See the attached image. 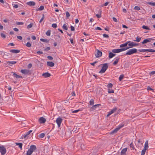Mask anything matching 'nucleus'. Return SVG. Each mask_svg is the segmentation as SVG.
Here are the masks:
<instances>
[{"instance_id": "4", "label": "nucleus", "mask_w": 155, "mask_h": 155, "mask_svg": "<svg viewBox=\"0 0 155 155\" xmlns=\"http://www.w3.org/2000/svg\"><path fill=\"white\" fill-rule=\"evenodd\" d=\"M0 152L2 155H4L6 153V150L4 146H0Z\"/></svg>"}, {"instance_id": "36", "label": "nucleus", "mask_w": 155, "mask_h": 155, "mask_svg": "<svg viewBox=\"0 0 155 155\" xmlns=\"http://www.w3.org/2000/svg\"><path fill=\"white\" fill-rule=\"evenodd\" d=\"M33 25V24L32 23H31L29 25H28L27 26V28L28 29H29L30 28H31V27H32Z\"/></svg>"}, {"instance_id": "43", "label": "nucleus", "mask_w": 155, "mask_h": 155, "mask_svg": "<svg viewBox=\"0 0 155 155\" xmlns=\"http://www.w3.org/2000/svg\"><path fill=\"white\" fill-rule=\"evenodd\" d=\"M16 24L18 25H23L24 23L22 22H16Z\"/></svg>"}, {"instance_id": "51", "label": "nucleus", "mask_w": 155, "mask_h": 155, "mask_svg": "<svg viewBox=\"0 0 155 155\" xmlns=\"http://www.w3.org/2000/svg\"><path fill=\"white\" fill-rule=\"evenodd\" d=\"M44 18H45L44 15V14H43L42 15V18L39 21V22L40 23H41L42 21H43V19Z\"/></svg>"}, {"instance_id": "12", "label": "nucleus", "mask_w": 155, "mask_h": 155, "mask_svg": "<svg viewBox=\"0 0 155 155\" xmlns=\"http://www.w3.org/2000/svg\"><path fill=\"white\" fill-rule=\"evenodd\" d=\"M39 121L40 124H43L46 121V119L45 118L41 117L39 118Z\"/></svg>"}, {"instance_id": "25", "label": "nucleus", "mask_w": 155, "mask_h": 155, "mask_svg": "<svg viewBox=\"0 0 155 155\" xmlns=\"http://www.w3.org/2000/svg\"><path fill=\"white\" fill-rule=\"evenodd\" d=\"M13 76L14 77L16 78L17 79L20 78H22V77L17 75L15 73H14L13 74Z\"/></svg>"}, {"instance_id": "64", "label": "nucleus", "mask_w": 155, "mask_h": 155, "mask_svg": "<svg viewBox=\"0 0 155 155\" xmlns=\"http://www.w3.org/2000/svg\"><path fill=\"white\" fill-rule=\"evenodd\" d=\"M120 49L121 52L126 50V48H120Z\"/></svg>"}, {"instance_id": "49", "label": "nucleus", "mask_w": 155, "mask_h": 155, "mask_svg": "<svg viewBox=\"0 0 155 155\" xmlns=\"http://www.w3.org/2000/svg\"><path fill=\"white\" fill-rule=\"evenodd\" d=\"M108 92L109 93H114V90H113L108 89Z\"/></svg>"}, {"instance_id": "16", "label": "nucleus", "mask_w": 155, "mask_h": 155, "mask_svg": "<svg viewBox=\"0 0 155 155\" xmlns=\"http://www.w3.org/2000/svg\"><path fill=\"white\" fill-rule=\"evenodd\" d=\"M42 76L44 78H46L50 77L51 76V74L48 72H46L43 74Z\"/></svg>"}, {"instance_id": "13", "label": "nucleus", "mask_w": 155, "mask_h": 155, "mask_svg": "<svg viewBox=\"0 0 155 155\" xmlns=\"http://www.w3.org/2000/svg\"><path fill=\"white\" fill-rule=\"evenodd\" d=\"M117 109L116 107L114 108L111 111L109 112L108 114L107 115V117H108L111 114L114 113L115 111L117 110Z\"/></svg>"}, {"instance_id": "23", "label": "nucleus", "mask_w": 155, "mask_h": 155, "mask_svg": "<svg viewBox=\"0 0 155 155\" xmlns=\"http://www.w3.org/2000/svg\"><path fill=\"white\" fill-rule=\"evenodd\" d=\"M101 105L100 104H96L94 105L93 106L91 107V109L92 110H94L97 107H98L100 106H101Z\"/></svg>"}, {"instance_id": "38", "label": "nucleus", "mask_w": 155, "mask_h": 155, "mask_svg": "<svg viewBox=\"0 0 155 155\" xmlns=\"http://www.w3.org/2000/svg\"><path fill=\"white\" fill-rule=\"evenodd\" d=\"M94 100L93 99H91L90 101V104L91 105H92L94 104Z\"/></svg>"}, {"instance_id": "31", "label": "nucleus", "mask_w": 155, "mask_h": 155, "mask_svg": "<svg viewBox=\"0 0 155 155\" xmlns=\"http://www.w3.org/2000/svg\"><path fill=\"white\" fill-rule=\"evenodd\" d=\"M15 144L17 145L21 149L22 148V143H16Z\"/></svg>"}, {"instance_id": "30", "label": "nucleus", "mask_w": 155, "mask_h": 155, "mask_svg": "<svg viewBox=\"0 0 155 155\" xmlns=\"http://www.w3.org/2000/svg\"><path fill=\"white\" fill-rule=\"evenodd\" d=\"M41 41L43 42H45L46 43H48L49 41V40H48L47 39H44L43 38H41L40 39Z\"/></svg>"}, {"instance_id": "28", "label": "nucleus", "mask_w": 155, "mask_h": 155, "mask_svg": "<svg viewBox=\"0 0 155 155\" xmlns=\"http://www.w3.org/2000/svg\"><path fill=\"white\" fill-rule=\"evenodd\" d=\"M44 8V7L43 6L41 5V6L40 7L38 8L37 9H36V11H42L43 10Z\"/></svg>"}, {"instance_id": "22", "label": "nucleus", "mask_w": 155, "mask_h": 155, "mask_svg": "<svg viewBox=\"0 0 155 155\" xmlns=\"http://www.w3.org/2000/svg\"><path fill=\"white\" fill-rule=\"evenodd\" d=\"M112 51L114 53H118L121 52L120 49H113Z\"/></svg>"}, {"instance_id": "34", "label": "nucleus", "mask_w": 155, "mask_h": 155, "mask_svg": "<svg viewBox=\"0 0 155 155\" xmlns=\"http://www.w3.org/2000/svg\"><path fill=\"white\" fill-rule=\"evenodd\" d=\"M62 28L63 29L67 30L68 29L67 26L66 24H64Z\"/></svg>"}, {"instance_id": "42", "label": "nucleus", "mask_w": 155, "mask_h": 155, "mask_svg": "<svg viewBox=\"0 0 155 155\" xmlns=\"http://www.w3.org/2000/svg\"><path fill=\"white\" fill-rule=\"evenodd\" d=\"M146 149H143L141 152V155H144L146 151Z\"/></svg>"}, {"instance_id": "54", "label": "nucleus", "mask_w": 155, "mask_h": 155, "mask_svg": "<svg viewBox=\"0 0 155 155\" xmlns=\"http://www.w3.org/2000/svg\"><path fill=\"white\" fill-rule=\"evenodd\" d=\"M109 3V2H105L104 4L102 6H107L108 4Z\"/></svg>"}, {"instance_id": "14", "label": "nucleus", "mask_w": 155, "mask_h": 155, "mask_svg": "<svg viewBox=\"0 0 155 155\" xmlns=\"http://www.w3.org/2000/svg\"><path fill=\"white\" fill-rule=\"evenodd\" d=\"M127 148H125L123 149L120 153L121 155H126V153L127 151Z\"/></svg>"}, {"instance_id": "2", "label": "nucleus", "mask_w": 155, "mask_h": 155, "mask_svg": "<svg viewBox=\"0 0 155 155\" xmlns=\"http://www.w3.org/2000/svg\"><path fill=\"white\" fill-rule=\"evenodd\" d=\"M137 51V49L136 48H132L129 49L125 55H130L136 53Z\"/></svg>"}, {"instance_id": "40", "label": "nucleus", "mask_w": 155, "mask_h": 155, "mask_svg": "<svg viewBox=\"0 0 155 155\" xmlns=\"http://www.w3.org/2000/svg\"><path fill=\"white\" fill-rule=\"evenodd\" d=\"M147 4L153 6H155V2H147Z\"/></svg>"}, {"instance_id": "10", "label": "nucleus", "mask_w": 155, "mask_h": 155, "mask_svg": "<svg viewBox=\"0 0 155 155\" xmlns=\"http://www.w3.org/2000/svg\"><path fill=\"white\" fill-rule=\"evenodd\" d=\"M128 42H129L128 45L129 46H130L131 48H132L138 45V44L134 43L133 42H131L130 41Z\"/></svg>"}, {"instance_id": "21", "label": "nucleus", "mask_w": 155, "mask_h": 155, "mask_svg": "<svg viewBox=\"0 0 155 155\" xmlns=\"http://www.w3.org/2000/svg\"><path fill=\"white\" fill-rule=\"evenodd\" d=\"M101 12L102 11L101 10H99L98 14L96 15V16L98 18H99L101 17Z\"/></svg>"}, {"instance_id": "9", "label": "nucleus", "mask_w": 155, "mask_h": 155, "mask_svg": "<svg viewBox=\"0 0 155 155\" xmlns=\"http://www.w3.org/2000/svg\"><path fill=\"white\" fill-rule=\"evenodd\" d=\"M21 72L22 74H30V70L28 69H22L21 70Z\"/></svg>"}, {"instance_id": "39", "label": "nucleus", "mask_w": 155, "mask_h": 155, "mask_svg": "<svg viewBox=\"0 0 155 155\" xmlns=\"http://www.w3.org/2000/svg\"><path fill=\"white\" fill-rule=\"evenodd\" d=\"M130 146L131 149L132 148V149L133 150H135V148L134 146V145H133V143H131L130 144Z\"/></svg>"}, {"instance_id": "48", "label": "nucleus", "mask_w": 155, "mask_h": 155, "mask_svg": "<svg viewBox=\"0 0 155 155\" xmlns=\"http://www.w3.org/2000/svg\"><path fill=\"white\" fill-rule=\"evenodd\" d=\"M113 86V84L111 83L108 84L107 85V87L108 88H111Z\"/></svg>"}, {"instance_id": "41", "label": "nucleus", "mask_w": 155, "mask_h": 155, "mask_svg": "<svg viewBox=\"0 0 155 155\" xmlns=\"http://www.w3.org/2000/svg\"><path fill=\"white\" fill-rule=\"evenodd\" d=\"M45 136V134L44 133H41L40 134L39 136V137L40 138H43Z\"/></svg>"}, {"instance_id": "46", "label": "nucleus", "mask_w": 155, "mask_h": 155, "mask_svg": "<svg viewBox=\"0 0 155 155\" xmlns=\"http://www.w3.org/2000/svg\"><path fill=\"white\" fill-rule=\"evenodd\" d=\"M26 46H27V47H30L31 46V44L29 42H28L27 44H26Z\"/></svg>"}, {"instance_id": "19", "label": "nucleus", "mask_w": 155, "mask_h": 155, "mask_svg": "<svg viewBox=\"0 0 155 155\" xmlns=\"http://www.w3.org/2000/svg\"><path fill=\"white\" fill-rule=\"evenodd\" d=\"M30 150L33 151L37 149V147L35 145H31L30 146Z\"/></svg>"}, {"instance_id": "32", "label": "nucleus", "mask_w": 155, "mask_h": 155, "mask_svg": "<svg viewBox=\"0 0 155 155\" xmlns=\"http://www.w3.org/2000/svg\"><path fill=\"white\" fill-rule=\"evenodd\" d=\"M119 58H117L115 60V61H114V62L113 63V64L114 65H115L116 64H117L118 61H119Z\"/></svg>"}, {"instance_id": "59", "label": "nucleus", "mask_w": 155, "mask_h": 155, "mask_svg": "<svg viewBox=\"0 0 155 155\" xmlns=\"http://www.w3.org/2000/svg\"><path fill=\"white\" fill-rule=\"evenodd\" d=\"M17 38L19 39V40H21L22 39V37L21 36H17Z\"/></svg>"}, {"instance_id": "29", "label": "nucleus", "mask_w": 155, "mask_h": 155, "mask_svg": "<svg viewBox=\"0 0 155 155\" xmlns=\"http://www.w3.org/2000/svg\"><path fill=\"white\" fill-rule=\"evenodd\" d=\"M32 152V151H31L29 149L27 151L26 155H31Z\"/></svg>"}, {"instance_id": "52", "label": "nucleus", "mask_w": 155, "mask_h": 155, "mask_svg": "<svg viewBox=\"0 0 155 155\" xmlns=\"http://www.w3.org/2000/svg\"><path fill=\"white\" fill-rule=\"evenodd\" d=\"M52 27L54 28H56L57 27V25L56 24L54 23L52 25Z\"/></svg>"}, {"instance_id": "26", "label": "nucleus", "mask_w": 155, "mask_h": 155, "mask_svg": "<svg viewBox=\"0 0 155 155\" xmlns=\"http://www.w3.org/2000/svg\"><path fill=\"white\" fill-rule=\"evenodd\" d=\"M148 148V140H146L144 144V149L147 150Z\"/></svg>"}, {"instance_id": "47", "label": "nucleus", "mask_w": 155, "mask_h": 155, "mask_svg": "<svg viewBox=\"0 0 155 155\" xmlns=\"http://www.w3.org/2000/svg\"><path fill=\"white\" fill-rule=\"evenodd\" d=\"M1 36L3 38H6L5 35L2 33H1Z\"/></svg>"}, {"instance_id": "55", "label": "nucleus", "mask_w": 155, "mask_h": 155, "mask_svg": "<svg viewBox=\"0 0 155 155\" xmlns=\"http://www.w3.org/2000/svg\"><path fill=\"white\" fill-rule=\"evenodd\" d=\"M103 36L104 37L106 38H108L109 37V36L108 35H107L105 34H104L103 35Z\"/></svg>"}, {"instance_id": "63", "label": "nucleus", "mask_w": 155, "mask_h": 155, "mask_svg": "<svg viewBox=\"0 0 155 155\" xmlns=\"http://www.w3.org/2000/svg\"><path fill=\"white\" fill-rule=\"evenodd\" d=\"M37 53L38 54H42L43 52L40 51H38L37 52Z\"/></svg>"}, {"instance_id": "17", "label": "nucleus", "mask_w": 155, "mask_h": 155, "mask_svg": "<svg viewBox=\"0 0 155 155\" xmlns=\"http://www.w3.org/2000/svg\"><path fill=\"white\" fill-rule=\"evenodd\" d=\"M27 4L29 6H34L35 5V3L34 1H30L27 2Z\"/></svg>"}, {"instance_id": "57", "label": "nucleus", "mask_w": 155, "mask_h": 155, "mask_svg": "<svg viewBox=\"0 0 155 155\" xmlns=\"http://www.w3.org/2000/svg\"><path fill=\"white\" fill-rule=\"evenodd\" d=\"M32 66V64L31 63H30L28 65V68H30Z\"/></svg>"}, {"instance_id": "62", "label": "nucleus", "mask_w": 155, "mask_h": 155, "mask_svg": "<svg viewBox=\"0 0 155 155\" xmlns=\"http://www.w3.org/2000/svg\"><path fill=\"white\" fill-rule=\"evenodd\" d=\"M150 74L151 75H153L155 74V71H151L150 73Z\"/></svg>"}, {"instance_id": "15", "label": "nucleus", "mask_w": 155, "mask_h": 155, "mask_svg": "<svg viewBox=\"0 0 155 155\" xmlns=\"http://www.w3.org/2000/svg\"><path fill=\"white\" fill-rule=\"evenodd\" d=\"M11 53L17 54L20 52V50L18 49H11L10 50Z\"/></svg>"}, {"instance_id": "1", "label": "nucleus", "mask_w": 155, "mask_h": 155, "mask_svg": "<svg viewBox=\"0 0 155 155\" xmlns=\"http://www.w3.org/2000/svg\"><path fill=\"white\" fill-rule=\"evenodd\" d=\"M124 125V124L122 123L119 125L117 128L112 130L110 133V134H113L115 133H116L118 130L123 127Z\"/></svg>"}, {"instance_id": "20", "label": "nucleus", "mask_w": 155, "mask_h": 155, "mask_svg": "<svg viewBox=\"0 0 155 155\" xmlns=\"http://www.w3.org/2000/svg\"><path fill=\"white\" fill-rule=\"evenodd\" d=\"M6 63L9 65L12 66V64H16V62L15 61H8L6 62Z\"/></svg>"}, {"instance_id": "35", "label": "nucleus", "mask_w": 155, "mask_h": 155, "mask_svg": "<svg viewBox=\"0 0 155 155\" xmlns=\"http://www.w3.org/2000/svg\"><path fill=\"white\" fill-rule=\"evenodd\" d=\"M141 38V37H140L138 36H137V37L136 38V40H135L134 41L139 42L140 41Z\"/></svg>"}, {"instance_id": "18", "label": "nucleus", "mask_w": 155, "mask_h": 155, "mask_svg": "<svg viewBox=\"0 0 155 155\" xmlns=\"http://www.w3.org/2000/svg\"><path fill=\"white\" fill-rule=\"evenodd\" d=\"M47 64L48 66L52 67L54 66V64L51 61H48L47 62Z\"/></svg>"}, {"instance_id": "53", "label": "nucleus", "mask_w": 155, "mask_h": 155, "mask_svg": "<svg viewBox=\"0 0 155 155\" xmlns=\"http://www.w3.org/2000/svg\"><path fill=\"white\" fill-rule=\"evenodd\" d=\"M80 111V109L76 110H73L72 111V113H77L79 111Z\"/></svg>"}, {"instance_id": "5", "label": "nucleus", "mask_w": 155, "mask_h": 155, "mask_svg": "<svg viewBox=\"0 0 155 155\" xmlns=\"http://www.w3.org/2000/svg\"><path fill=\"white\" fill-rule=\"evenodd\" d=\"M138 51L140 52H155V50L152 49H139L138 50Z\"/></svg>"}, {"instance_id": "60", "label": "nucleus", "mask_w": 155, "mask_h": 155, "mask_svg": "<svg viewBox=\"0 0 155 155\" xmlns=\"http://www.w3.org/2000/svg\"><path fill=\"white\" fill-rule=\"evenodd\" d=\"M71 31H74V28L72 25L71 26Z\"/></svg>"}, {"instance_id": "50", "label": "nucleus", "mask_w": 155, "mask_h": 155, "mask_svg": "<svg viewBox=\"0 0 155 155\" xmlns=\"http://www.w3.org/2000/svg\"><path fill=\"white\" fill-rule=\"evenodd\" d=\"M66 17L67 18H69L70 16V15L69 12H66Z\"/></svg>"}, {"instance_id": "56", "label": "nucleus", "mask_w": 155, "mask_h": 155, "mask_svg": "<svg viewBox=\"0 0 155 155\" xmlns=\"http://www.w3.org/2000/svg\"><path fill=\"white\" fill-rule=\"evenodd\" d=\"M50 49V47H47L45 49L44 51H47L49 50Z\"/></svg>"}, {"instance_id": "6", "label": "nucleus", "mask_w": 155, "mask_h": 155, "mask_svg": "<svg viewBox=\"0 0 155 155\" xmlns=\"http://www.w3.org/2000/svg\"><path fill=\"white\" fill-rule=\"evenodd\" d=\"M32 131L31 130H30L28 132H26L21 136V139H22L23 138H27L28 137V135Z\"/></svg>"}, {"instance_id": "37", "label": "nucleus", "mask_w": 155, "mask_h": 155, "mask_svg": "<svg viewBox=\"0 0 155 155\" xmlns=\"http://www.w3.org/2000/svg\"><path fill=\"white\" fill-rule=\"evenodd\" d=\"M46 34L48 36H50L51 35V30H49L47 31L46 32Z\"/></svg>"}, {"instance_id": "27", "label": "nucleus", "mask_w": 155, "mask_h": 155, "mask_svg": "<svg viewBox=\"0 0 155 155\" xmlns=\"http://www.w3.org/2000/svg\"><path fill=\"white\" fill-rule=\"evenodd\" d=\"M129 43L128 42H127L126 43H125L124 44H121L120 45V48H122L124 47H125L127 46V45L128 44V43Z\"/></svg>"}, {"instance_id": "11", "label": "nucleus", "mask_w": 155, "mask_h": 155, "mask_svg": "<svg viewBox=\"0 0 155 155\" xmlns=\"http://www.w3.org/2000/svg\"><path fill=\"white\" fill-rule=\"evenodd\" d=\"M154 40V39L151 38H148L144 40L143 42H141V44H143L146 43L147 42L151 41V40Z\"/></svg>"}, {"instance_id": "44", "label": "nucleus", "mask_w": 155, "mask_h": 155, "mask_svg": "<svg viewBox=\"0 0 155 155\" xmlns=\"http://www.w3.org/2000/svg\"><path fill=\"white\" fill-rule=\"evenodd\" d=\"M124 77L123 74L121 75L119 77V80L120 81H121Z\"/></svg>"}, {"instance_id": "3", "label": "nucleus", "mask_w": 155, "mask_h": 155, "mask_svg": "<svg viewBox=\"0 0 155 155\" xmlns=\"http://www.w3.org/2000/svg\"><path fill=\"white\" fill-rule=\"evenodd\" d=\"M108 67V65L107 63H105L103 64V67L101 71L99 73H104L105 71L107 69Z\"/></svg>"}, {"instance_id": "24", "label": "nucleus", "mask_w": 155, "mask_h": 155, "mask_svg": "<svg viewBox=\"0 0 155 155\" xmlns=\"http://www.w3.org/2000/svg\"><path fill=\"white\" fill-rule=\"evenodd\" d=\"M115 54H113L112 52H110L109 53V58H111L113 57L114 56H115Z\"/></svg>"}, {"instance_id": "61", "label": "nucleus", "mask_w": 155, "mask_h": 155, "mask_svg": "<svg viewBox=\"0 0 155 155\" xmlns=\"http://www.w3.org/2000/svg\"><path fill=\"white\" fill-rule=\"evenodd\" d=\"M113 20L115 22H117V19L115 17H113Z\"/></svg>"}, {"instance_id": "33", "label": "nucleus", "mask_w": 155, "mask_h": 155, "mask_svg": "<svg viewBox=\"0 0 155 155\" xmlns=\"http://www.w3.org/2000/svg\"><path fill=\"white\" fill-rule=\"evenodd\" d=\"M142 28L144 29H146V30H150V29L147 26H145V25H143L142 26Z\"/></svg>"}, {"instance_id": "45", "label": "nucleus", "mask_w": 155, "mask_h": 155, "mask_svg": "<svg viewBox=\"0 0 155 155\" xmlns=\"http://www.w3.org/2000/svg\"><path fill=\"white\" fill-rule=\"evenodd\" d=\"M134 9L135 10L139 11L140 9V8L139 6H135L134 8Z\"/></svg>"}, {"instance_id": "7", "label": "nucleus", "mask_w": 155, "mask_h": 155, "mask_svg": "<svg viewBox=\"0 0 155 155\" xmlns=\"http://www.w3.org/2000/svg\"><path fill=\"white\" fill-rule=\"evenodd\" d=\"M62 121V119L60 117L58 118L56 120V122L57 123L59 127H60Z\"/></svg>"}, {"instance_id": "8", "label": "nucleus", "mask_w": 155, "mask_h": 155, "mask_svg": "<svg viewBox=\"0 0 155 155\" xmlns=\"http://www.w3.org/2000/svg\"><path fill=\"white\" fill-rule=\"evenodd\" d=\"M102 55V52L99 50H97V51L95 53V55L97 58L101 57Z\"/></svg>"}, {"instance_id": "58", "label": "nucleus", "mask_w": 155, "mask_h": 155, "mask_svg": "<svg viewBox=\"0 0 155 155\" xmlns=\"http://www.w3.org/2000/svg\"><path fill=\"white\" fill-rule=\"evenodd\" d=\"M47 58L48 59L50 60H52L53 59V57L51 56H48Z\"/></svg>"}]
</instances>
